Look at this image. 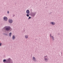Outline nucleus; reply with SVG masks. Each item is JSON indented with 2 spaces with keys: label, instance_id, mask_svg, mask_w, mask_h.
Instances as JSON below:
<instances>
[{
  "label": "nucleus",
  "instance_id": "f3484780",
  "mask_svg": "<svg viewBox=\"0 0 63 63\" xmlns=\"http://www.w3.org/2000/svg\"><path fill=\"white\" fill-rule=\"evenodd\" d=\"M30 18H31V17H30V16L29 17L28 19H30Z\"/></svg>",
  "mask_w": 63,
  "mask_h": 63
},
{
  "label": "nucleus",
  "instance_id": "6ab92c4d",
  "mask_svg": "<svg viewBox=\"0 0 63 63\" xmlns=\"http://www.w3.org/2000/svg\"><path fill=\"white\" fill-rule=\"evenodd\" d=\"M9 11H7V14H9Z\"/></svg>",
  "mask_w": 63,
  "mask_h": 63
},
{
  "label": "nucleus",
  "instance_id": "dca6fc26",
  "mask_svg": "<svg viewBox=\"0 0 63 63\" xmlns=\"http://www.w3.org/2000/svg\"><path fill=\"white\" fill-rule=\"evenodd\" d=\"M47 58V56H44V58L45 59V58Z\"/></svg>",
  "mask_w": 63,
  "mask_h": 63
},
{
  "label": "nucleus",
  "instance_id": "1a4fd4ad",
  "mask_svg": "<svg viewBox=\"0 0 63 63\" xmlns=\"http://www.w3.org/2000/svg\"><path fill=\"white\" fill-rule=\"evenodd\" d=\"M3 35H4V36H8V33H3Z\"/></svg>",
  "mask_w": 63,
  "mask_h": 63
},
{
  "label": "nucleus",
  "instance_id": "4468645a",
  "mask_svg": "<svg viewBox=\"0 0 63 63\" xmlns=\"http://www.w3.org/2000/svg\"><path fill=\"white\" fill-rule=\"evenodd\" d=\"M9 35L10 37H11V35H12V32H10V33H9Z\"/></svg>",
  "mask_w": 63,
  "mask_h": 63
},
{
  "label": "nucleus",
  "instance_id": "7ed1b4c3",
  "mask_svg": "<svg viewBox=\"0 0 63 63\" xmlns=\"http://www.w3.org/2000/svg\"><path fill=\"white\" fill-rule=\"evenodd\" d=\"M36 12L33 13V12H32L31 14V15L32 17H34V16L36 15Z\"/></svg>",
  "mask_w": 63,
  "mask_h": 63
},
{
  "label": "nucleus",
  "instance_id": "aec40b11",
  "mask_svg": "<svg viewBox=\"0 0 63 63\" xmlns=\"http://www.w3.org/2000/svg\"><path fill=\"white\" fill-rule=\"evenodd\" d=\"M58 35H60V33H58Z\"/></svg>",
  "mask_w": 63,
  "mask_h": 63
},
{
  "label": "nucleus",
  "instance_id": "6e6552de",
  "mask_svg": "<svg viewBox=\"0 0 63 63\" xmlns=\"http://www.w3.org/2000/svg\"><path fill=\"white\" fill-rule=\"evenodd\" d=\"M50 37H51V38L52 39H53V41H54V37H53V36H51V34H50Z\"/></svg>",
  "mask_w": 63,
  "mask_h": 63
},
{
  "label": "nucleus",
  "instance_id": "a211bd4d",
  "mask_svg": "<svg viewBox=\"0 0 63 63\" xmlns=\"http://www.w3.org/2000/svg\"><path fill=\"white\" fill-rule=\"evenodd\" d=\"M2 44L1 43H0V46H2Z\"/></svg>",
  "mask_w": 63,
  "mask_h": 63
},
{
  "label": "nucleus",
  "instance_id": "39448f33",
  "mask_svg": "<svg viewBox=\"0 0 63 63\" xmlns=\"http://www.w3.org/2000/svg\"><path fill=\"white\" fill-rule=\"evenodd\" d=\"M13 21L12 20L9 19V23H13Z\"/></svg>",
  "mask_w": 63,
  "mask_h": 63
},
{
  "label": "nucleus",
  "instance_id": "20e7f679",
  "mask_svg": "<svg viewBox=\"0 0 63 63\" xmlns=\"http://www.w3.org/2000/svg\"><path fill=\"white\" fill-rule=\"evenodd\" d=\"M3 19L4 20V21H7L8 19V18L4 16L3 17Z\"/></svg>",
  "mask_w": 63,
  "mask_h": 63
},
{
  "label": "nucleus",
  "instance_id": "9d476101",
  "mask_svg": "<svg viewBox=\"0 0 63 63\" xmlns=\"http://www.w3.org/2000/svg\"><path fill=\"white\" fill-rule=\"evenodd\" d=\"M12 39L13 40H15V35H14L13 36Z\"/></svg>",
  "mask_w": 63,
  "mask_h": 63
},
{
  "label": "nucleus",
  "instance_id": "412c9836",
  "mask_svg": "<svg viewBox=\"0 0 63 63\" xmlns=\"http://www.w3.org/2000/svg\"><path fill=\"white\" fill-rule=\"evenodd\" d=\"M14 16H15V15H13V17H14Z\"/></svg>",
  "mask_w": 63,
  "mask_h": 63
},
{
  "label": "nucleus",
  "instance_id": "f03ea898",
  "mask_svg": "<svg viewBox=\"0 0 63 63\" xmlns=\"http://www.w3.org/2000/svg\"><path fill=\"white\" fill-rule=\"evenodd\" d=\"M4 28L5 30L7 32L9 31L11 29V27L9 26H5Z\"/></svg>",
  "mask_w": 63,
  "mask_h": 63
},
{
  "label": "nucleus",
  "instance_id": "2eb2a0df",
  "mask_svg": "<svg viewBox=\"0 0 63 63\" xmlns=\"http://www.w3.org/2000/svg\"><path fill=\"white\" fill-rule=\"evenodd\" d=\"M26 16L27 17H29V14H27L26 15Z\"/></svg>",
  "mask_w": 63,
  "mask_h": 63
},
{
  "label": "nucleus",
  "instance_id": "5701e85b",
  "mask_svg": "<svg viewBox=\"0 0 63 63\" xmlns=\"http://www.w3.org/2000/svg\"><path fill=\"white\" fill-rule=\"evenodd\" d=\"M35 40H37V39H35Z\"/></svg>",
  "mask_w": 63,
  "mask_h": 63
},
{
  "label": "nucleus",
  "instance_id": "0eeeda50",
  "mask_svg": "<svg viewBox=\"0 0 63 63\" xmlns=\"http://www.w3.org/2000/svg\"><path fill=\"white\" fill-rule=\"evenodd\" d=\"M26 13H27V14H29V13H30V11H29V10H27L26 11Z\"/></svg>",
  "mask_w": 63,
  "mask_h": 63
},
{
  "label": "nucleus",
  "instance_id": "f8f14e48",
  "mask_svg": "<svg viewBox=\"0 0 63 63\" xmlns=\"http://www.w3.org/2000/svg\"><path fill=\"white\" fill-rule=\"evenodd\" d=\"M25 37L26 39H28V35H25Z\"/></svg>",
  "mask_w": 63,
  "mask_h": 63
},
{
  "label": "nucleus",
  "instance_id": "9b49d317",
  "mask_svg": "<svg viewBox=\"0 0 63 63\" xmlns=\"http://www.w3.org/2000/svg\"><path fill=\"white\" fill-rule=\"evenodd\" d=\"M32 60H34V61H35L36 60V58H35L33 57L32 58Z\"/></svg>",
  "mask_w": 63,
  "mask_h": 63
},
{
  "label": "nucleus",
  "instance_id": "f257e3e1",
  "mask_svg": "<svg viewBox=\"0 0 63 63\" xmlns=\"http://www.w3.org/2000/svg\"><path fill=\"white\" fill-rule=\"evenodd\" d=\"M3 63H13V61L10 58L8 59L7 60L6 59H4L3 61Z\"/></svg>",
  "mask_w": 63,
  "mask_h": 63
},
{
  "label": "nucleus",
  "instance_id": "4be33fe9",
  "mask_svg": "<svg viewBox=\"0 0 63 63\" xmlns=\"http://www.w3.org/2000/svg\"><path fill=\"white\" fill-rule=\"evenodd\" d=\"M61 54H62V52H61Z\"/></svg>",
  "mask_w": 63,
  "mask_h": 63
},
{
  "label": "nucleus",
  "instance_id": "ddd939ff",
  "mask_svg": "<svg viewBox=\"0 0 63 63\" xmlns=\"http://www.w3.org/2000/svg\"><path fill=\"white\" fill-rule=\"evenodd\" d=\"M46 62H48V59L47 58H46L44 59Z\"/></svg>",
  "mask_w": 63,
  "mask_h": 63
},
{
  "label": "nucleus",
  "instance_id": "423d86ee",
  "mask_svg": "<svg viewBox=\"0 0 63 63\" xmlns=\"http://www.w3.org/2000/svg\"><path fill=\"white\" fill-rule=\"evenodd\" d=\"M50 24H52L53 25H54L55 24V23L54 22H50Z\"/></svg>",
  "mask_w": 63,
  "mask_h": 63
}]
</instances>
